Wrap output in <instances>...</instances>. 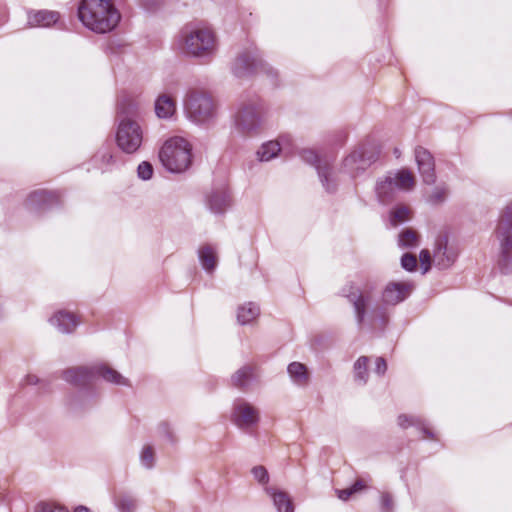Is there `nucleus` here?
Listing matches in <instances>:
<instances>
[{"instance_id": "f257e3e1", "label": "nucleus", "mask_w": 512, "mask_h": 512, "mask_svg": "<svg viewBox=\"0 0 512 512\" xmlns=\"http://www.w3.org/2000/svg\"><path fill=\"white\" fill-rule=\"evenodd\" d=\"M177 44L184 54L207 61L215 56L218 47L214 31L196 24H188L181 29Z\"/></svg>"}, {"instance_id": "f03ea898", "label": "nucleus", "mask_w": 512, "mask_h": 512, "mask_svg": "<svg viewBox=\"0 0 512 512\" xmlns=\"http://www.w3.org/2000/svg\"><path fill=\"white\" fill-rule=\"evenodd\" d=\"M78 17L89 30L105 34L116 28L121 15L111 0H82Z\"/></svg>"}, {"instance_id": "7ed1b4c3", "label": "nucleus", "mask_w": 512, "mask_h": 512, "mask_svg": "<svg viewBox=\"0 0 512 512\" xmlns=\"http://www.w3.org/2000/svg\"><path fill=\"white\" fill-rule=\"evenodd\" d=\"M138 104L129 97H123L117 106L119 125L116 132V143L120 150L127 154L135 153L143 141L140 125L133 119L138 114Z\"/></svg>"}, {"instance_id": "20e7f679", "label": "nucleus", "mask_w": 512, "mask_h": 512, "mask_svg": "<svg viewBox=\"0 0 512 512\" xmlns=\"http://www.w3.org/2000/svg\"><path fill=\"white\" fill-rule=\"evenodd\" d=\"M347 298L354 308L358 325L368 321L371 325L379 321L381 325L388 322V315L383 306L376 303V288L366 283L362 287L353 288Z\"/></svg>"}, {"instance_id": "39448f33", "label": "nucleus", "mask_w": 512, "mask_h": 512, "mask_svg": "<svg viewBox=\"0 0 512 512\" xmlns=\"http://www.w3.org/2000/svg\"><path fill=\"white\" fill-rule=\"evenodd\" d=\"M267 118V108L257 95L243 96L234 115V127L243 135H256L263 128Z\"/></svg>"}, {"instance_id": "423d86ee", "label": "nucleus", "mask_w": 512, "mask_h": 512, "mask_svg": "<svg viewBox=\"0 0 512 512\" xmlns=\"http://www.w3.org/2000/svg\"><path fill=\"white\" fill-rule=\"evenodd\" d=\"M96 377H101L106 382L128 386L129 381L118 371L107 365H95L91 367L79 366L66 369L62 372V378L77 387L92 383Z\"/></svg>"}, {"instance_id": "0eeeda50", "label": "nucleus", "mask_w": 512, "mask_h": 512, "mask_svg": "<svg viewBox=\"0 0 512 512\" xmlns=\"http://www.w3.org/2000/svg\"><path fill=\"white\" fill-rule=\"evenodd\" d=\"M190 143L182 137L168 139L159 151V159L162 165L172 173H182L191 165Z\"/></svg>"}, {"instance_id": "6e6552de", "label": "nucleus", "mask_w": 512, "mask_h": 512, "mask_svg": "<svg viewBox=\"0 0 512 512\" xmlns=\"http://www.w3.org/2000/svg\"><path fill=\"white\" fill-rule=\"evenodd\" d=\"M495 236L499 242V268L503 273H512V203L501 211Z\"/></svg>"}, {"instance_id": "1a4fd4ad", "label": "nucleus", "mask_w": 512, "mask_h": 512, "mask_svg": "<svg viewBox=\"0 0 512 512\" xmlns=\"http://www.w3.org/2000/svg\"><path fill=\"white\" fill-rule=\"evenodd\" d=\"M183 106L187 118L196 124L208 123L216 116V104L211 95L205 91H188Z\"/></svg>"}, {"instance_id": "9d476101", "label": "nucleus", "mask_w": 512, "mask_h": 512, "mask_svg": "<svg viewBox=\"0 0 512 512\" xmlns=\"http://www.w3.org/2000/svg\"><path fill=\"white\" fill-rule=\"evenodd\" d=\"M232 72L238 78L250 76L257 72H264L272 80H276L278 72L265 63L257 48H249L240 52L232 64Z\"/></svg>"}, {"instance_id": "9b49d317", "label": "nucleus", "mask_w": 512, "mask_h": 512, "mask_svg": "<svg viewBox=\"0 0 512 512\" xmlns=\"http://www.w3.org/2000/svg\"><path fill=\"white\" fill-rule=\"evenodd\" d=\"M300 157L308 164L314 166L323 187L328 192H334L337 187L336 176L333 168L334 158L320 155L313 149H303Z\"/></svg>"}, {"instance_id": "f8f14e48", "label": "nucleus", "mask_w": 512, "mask_h": 512, "mask_svg": "<svg viewBox=\"0 0 512 512\" xmlns=\"http://www.w3.org/2000/svg\"><path fill=\"white\" fill-rule=\"evenodd\" d=\"M378 150L370 144L360 145L343 160V169L352 177L364 171L378 157Z\"/></svg>"}, {"instance_id": "ddd939ff", "label": "nucleus", "mask_w": 512, "mask_h": 512, "mask_svg": "<svg viewBox=\"0 0 512 512\" xmlns=\"http://www.w3.org/2000/svg\"><path fill=\"white\" fill-rule=\"evenodd\" d=\"M259 410L246 400L239 398L233 403L231 420L241 430L248 431L259 422Z\"/></svg>"}, {"instance_id": "4468645a", "label": "nucleus", "mask_w": 512, "mask_h": 512, "mask_svg": "<svg viewBox=\"0 0 512 512\" xmlns=\"http://www.w3.org/2000/svg\"><path fill=\"white\" fill-rule=\"evenodd\" d=\"M414 286L408 282H390L382 292V305L395 306L403 302L413 291Z\"/></svg>"}, {"instance_id": "2eb2a0df", "label": "nucleus", "mask_w": 512, "mask_h": 512, "mask_svg": "<svg viewBox=\"0 0 512 512\" xmlns=\"http://www.w3.org/2000/svg\"><path fill=\"white\" fill-rule=\"evenodd\" d=\"M414 154L423 182L428 185L434 184L436 181V174L435 162L432 154L421 146L415 148Z\"/></svg>"}, {"instance_id": "dca6fc26", "label": "nucleus", "mask_w": 512, "mask_h": 512, "mask_svg": "<svg viewBox=\"0 0 512 512\" xmlns=\"http://www.w3.org/2000/svg\"><path fill=\"white\" fill-rule=\"evenodd\" d=\"M292 144L290 135H281L276 141H268L259 148L257 157L262 162L270 161L275 158L279 152L285 150Z\"/></svg>"}, {"instance_id": "f3484780", "label": "nucleus", "mask_w": 512, "mask_h": 512, "mask_svg": "<svg viewBox=\"0 0 512 512\" xmlns=\"http://www.w3.org/2000/svg\"><path fill=\"white\" fill-rule=\"evenodd\" d=\"M154 109L160 119H171L177 111V99L172 92H162L155 99Z\"/></svg>"}, {"instance_id": "a211bd4d", "label": "nucleus", "mask_w": 512, "mask_h": 512, "mask_svg": "<svg viewBox=\"0 0 512 512\" xmlns=\"http://www.w3.org/2000/svg\"><path fill=\"white\" fill-rule=\"evenodd\" d=\"M456 254L448 251V240L447 237H439L436 241L433 261L441 270L449 268L455 261Z\"/></svg>"}, {"instance_id": "6ab92c4d", "label": "nucleus", "mask_w": 512, "mask_h": 512, "mask_svg": "<svg viewBox=\"0 0 512 512\" xmlns=\"http://www.w3.org/2000/svg\"><path fill=\"white\" fill-rule=\"evenodd\" d=\"M59 202V195L56 192L37 190L32 192L26 203L30 208L45 209Z\"/></svg>"}, {"instance_id": "aec40b11", "label": "nucleus", "mask_w": 512, "mask_h": 512, "mask_svg": "<svg viewBox=\"0 0 512 512\" xmlns=\"http://www.w3.org/2000/svg\"><path fill=\"white\" fill-rule=\"evenodd\" d=\"M375 189L379 202L384 205L389 204L394 200L397 191L395 179L387 176L377 183Z\"/></svg>"}, {"instance_id": "412c9836", "label": "nucleus", "mask_w": 512, "mask_h": 512, "mask_svg": "<svg viewBox=\"0 0 512 512\" xmlns=\"http://www.w3.org/2000/svg\"><path fill=\"white\" fill-rule=\"evenodd\" d=\"M207 203L211 212L215 214L224 213L230 205V197L227 190L225 188L214 190L208 196Z\"/></svg>"}, {"instance_id": "4be33fe9", "label": "nucleus", "mask_w": 512, "mask_h": 512, "mask_svg": "<svg viewBox=\"0 0 512 512\" xmlns=\"http://www.w3.org/2000/svg\"><path fill=\"white\" fill-rule=\"evenodd\" d=\"M50 322L55 326L61 333H71L75 330L79 324L76 317L66 311H58L51 317Z\"/></svg>"}, {"instance_id": "5701e85b", "label": "nucleus", "mask_w": 512, "mask_h": 512, "mask_svg": "<svg viewBox=\"0 0 512 512\" xmlns=\"http://www.w3.org/2000/svg\"><path fill=\"white\" fill-rule=\"evenodd\" d=\"M59 20V13L49 10H40L28 14V24L36 27H48Z\"/></svg>"}, {"instance_id": "b1692460", "label": "nucleus", "mask_w": 512, "mask_h": 512, "mask_svg": "<svg viewBox=\"0 0 512 512\" xmlns=\"http://www.w3.org/2000/svg\"><path fill=\"white\" fill-rule=\"evenodd\" d=\"M92 163L95 168L102 172L110 170L116 163L109 146H102L92 157Z\"/></svg>"}, {"instance_id": "393cba45", "label": "nucleus", "mask_w": 512, "mask_h": 512, "mask_svg": "<svg viewBox=\"0 0 512 512\" xmlns=\"http://www.w3.org/2000/svg\"><path fill=\"white\" fill-rule=\"evenodd\" d=\"M198 257L206 272L211 273L215 270L218 259L216 249L213 246L207 244L200 247L198 250Z\"/></svg>"}, {"instance_id": "a878e982", "label": "nucleus", "mask_w": 512, "mask_h": 512, "mask_svg": "<svg viewBox=\"0 0 512 512\" xmlns=\"http://www.w3.org/2000/svg\"><path fill=\"white\" fill-rule=\"evenodd\" d=\"M265 491L272 497L273 504L278 512H294V507L289 495L275 488L267 487Z\"/></svg>"}, {"instance_id": "bb28decb", "label": "nucleus", "mask_w": 512, "mask_h": 512, "mask_svg": "<svg viewBox=\"0 0 512 512\" xmlns=\"http://www.w3.org/2000/svg\"><path fill=\"white\" fill-rule=\"evenodd\" d=\"M287 372L294 384L306 386L309 381L307 367L300 362H292L287 367Z\"/></svg>"}, {"instance_id": "cd10ccee", "label": "nucleus", "mask_w": 512, "mask_h": 512, "mask_svg": "<svg viewBox=\"0 0 512 512\" xmlns=\"http://www.w3.org/2000/svg\"><path fill=\"white\" fill-rule=\"evenodd\" d=\"M260 314L258 305L253 302L246 303L238 308L237 320L239 324L246 325L253 322Z\"/></svg>"}, {"instance_id": "c85d7f7f", "label": "nucleus", "mask_w": 512, "mask_h": 512, "mask_svg": "<svg viewBox=\"0 0 512 512\" xmlns=\"http://www.w3.org/2000/svg\"><path fill=\"white\" fill-rule=\"evenodd\" d=\"M253 379V368L251 366H243L238 369L231 377L232 384L238 388H245Z\"/></svg>"}, {"instance_id": "c756f323", "label": "nucleus", "mask_w": 512, "mask_h": 512, "mask_svg": "<svg viewBox=\"0 0 512 512\" xmlns=\"http://www.w3.org/2000/svg\"><path fill=\"white\" fill-rule=\"evenodd\" d=\"M411 210L408 206L398 205L390 211L389 221L394 227L405 223L410 219Z\"/></svg>"}, {"instance_id": "7c9ffc66", "label": "nucleus", "mask_w": 512, "mask_h": 512, "mask_svg": "<svg viewBox=\"0 0 512 512\" xmlns=\"http://www.w3.org/2000/svg\"><path fill=\"white\" fill-rule=\"evenodd\" d=\"M398 425L402 428H407L409 426H420L422 432L424 433L425 438H434V434L423 424L420 418L418 417H409L407 415H400L398 417Z\"/></svg>"}, {"instance_id": "2f4dec72", "label": "nucleus", "mask_w": 512, "mask_h": 512, "mask_svg": "<svg viewBox=\"0 0 512 512\" xmlns=\"http://www.w3.org/2000/svg\"><path fill=\"white\" fill-rule=\"evenodd\" d=\"M369 358L367 356H361L354 363L355 380L361 384H365L368 379V366Z\"/></svg>"}, {"instance_id": "473e14b6", "label": "nucleus", "mask_w": 512, "mask_h": 512, "mask_svg": "<svg viewBox=\"0 0 512 512\" xmlns=\"http://www.w3.org/2000/svg\"><path fill=\"white\" fill-rule=\"evenodd\" d=\"M115 505L120 512H134L137 502L136 499L129 494H120L115 499Z\"/></svg>"}, {"instance_id": "72a5a7b5", "label": "nucleus", "mask_w": 512, "mask_h": 512, "mask_svg": "<svg viewBox=\"0 0 512 512\" xmlns=\"http://www.w3.org/2000/svg\"><path fill=\"white\" fill-rule=\"evenodd\" d=\"M393 178L395 179L397 189L409 190L415 183L412 173L405 169L397 172Z\"/></svg>"}, {"instance_id": "f704fd0d", "label": "nucleus", "mask_w": 512, "mask_h": 512, "mask_svg": "<svg viewBox=\"0 0 512 512\" xmlns=\"http://www.w3.org/2000/svg\"><path fill=\"white\" fill-rule=\"evenodd\" d=\"M399 245L403 248H414L418 246V234L412 229H405L399 234Z\"/></svg>"}, {"instance_id": "c9c22d12", "label": "nucleus", "mask_w": 512, "mask_h": 512, "mask_svg": "<svg viewBox=\"0 0 512 512\" xmlns=\"http://www.w3.org/2000/svg\"><path fill=\"white\" fill-rule=\"evenodd\" d=\"M447 195L448 188L446 186H437L428 196L427 201L432 205H438L445 201Z\"/></svg>"}, {"instance_id": "e433bc0d", "label": "nucleus", "mask_w": 512, "mask_h": 512, "mask_svg": "<svg viewBox=\"0 0 512 512\" xmlns=\"http://www.w3.org/2000/svg\"><path fill=\"white\" fill-rule=\"evenodd\" d=\"M140 461L147 469H151L154 466V450L152 446L146 445L143 447L140 454Z\"/></svg>"}, {"instance_id": "4c0bfd02", "label": "nucleus", "mask_w": 512, "mask_h": 512, "mask_svg": "<svg viewBox=\"0 0 512 512\" xmlns=\"http://www.w3.org/2000/svg\"><path fill=\"white\" fill-rule=\"evenodd\" d=\"M153 166L148 161L141 162L137 167V176L143 181L150 180L153 176Z\"/></svg>"}, {"instance_id": "58836bf2", "label": "nucleus", "mask_w": 512, "mask_h": 512, "mask_svg": "<svg viewBox=\"0 0 512 512\" xmlns=\"http://www.w3.org/2000/svg\"><path fill=\"white\" fill-rule=\"evenodd\" d=\"M35 512H69L65 507L49 503V502H42L39 503L36 508Z\"/></svg>"}, {"instance_id": "ea45409f", "label": "nucleus", "mask_w": 512, "mask_h": 512, "mask_svg": "<svg viewBox=\"0 0 512 512\" xmlns=\"http://www.w3.org/2000/svg\"><path fill=\"white\" fill-rule=\"evenodd\" d=\"M252 475L260 484H267L269 481V474L264 466H255L252 469Z\"/></svg>"}, {"instance_id": "a19ab883", "label": "nucleus", "mask_w": 512, "mask_h": 512, "mask_svg": "<svg viewBox=\"0 0 512 512\" xmlns=\"http://www.w3.org/2000/svg\"><path fill=\"white\" fill-rule=\"evenodd\" d=\"M401 266L407 271H414L417 267L415 255L406 253L401 258Z\"/></svg>"}, {"instance_id": "79ce46f5", "label": "nucleus", "mask_w": 512, "mask_h": 512, "mask_svg": "<svg viewBox=\"0 0 512 512\" xmlns=\"http://www.w3.org/2000/svg\"><path fill=\"white\" fill-rule=\"evenodd\" d=\"M380 510H381V512H393L394 501H393L391 494H389V493L381 494Z\"/></svg>"}, {"instance_id": "37998d69", "label": "nucleus", "mask_w": 512, "mask_h": 512, "mask_svg": "<svg viewBox=\"0 0 512 512\" xmlns=\"http://www.w3.org/2000/svg\"><path fill=\"white\" fill-rule=\"evenodd\" d=\"M419 260L422 267V273L425 274L431 267V254L428 250L424 249L420 252Z\"/></svg>"}, {"instance_id": "c03bdc74", "label": "nucleus", "mask_w": 512, "mask_h": 512, "mask_svg": "<svg viewBox=\"0 0 512 512\" xmlns=\"http://www.w3.org/2000/svg\"><path fill=\"white\" fill-rule=\"evenodd\" d=\"M158 432L160 435L164 436L168 441L174 442L173 432L168 423H161L158 426Z\"/></svg>"}, {"instance_id": "a18cd8bd", "label": "nucleus", "mask_w": 512, "mask_h": 512, "mask_svg": "<svg viewBox=\"0 0 512 512\" xmlns=\"http://www.w3.org/2000/svg\"><path fill=\"white\" fill-rule=\"evenodd\" d=\"M387 370V363L384 358L378 357L376 359L375 372L379 375H383Z\"/></svg>"}, {"instance_id": "49530a36", "label": "nucleus", "mask_w": 512, "mask_h": 512, "mask_svg": "<svg viewBox=\"0 0 512 512\" xmlns=\"http://www.w3.org/2000/svg\"><path fill=\"white\" fill-rule=\"evenodd\" d=\"M337 497L342 501H347L354 493L351 488L336 490Z\"/></svg>"}, {"instance_id": "de8ad7c7", "label": "nucleus", "mask_w": 512, "mask_h": 512, "mask_svg": "<svg viewBox=\"0 0 512 512\" xmlns=\"http://www.w3.org/2000/svg\"><path fill=\"white\" fill-rule=\"evenodd\" d=\"M366 487V484L363 479H357L355 483L350 487L353 493H357L363 490Z\"/></svg>"}, {"instance_id": "09e8293b", "label": "nucleus", "mask_w": 512, "mask_h": 512, "mask_svg": "<svg viewBox=\"0 0 512 512\" xmlns=\"http://www.w3.org/2000/svg\"><path fill=\"white\" fill-rule=\"evenodd\" d=\"M159 2L160 0H141L142 5L147 10H152L154 7L158 5Z\"/></svg>"}, {"instance_id": "8fccbe9b", "label": "nucleus", "mask_w": 512, "mask_h": 512, "mask_svg": "<svg viewBox=\"0 0 512 512\" xmlns=\"http://www.w3.org/2000/svg\"><path fill=\"white\" fill-rule=\"evenodd\" d=\"M25 383L28 385H37L40 383V379L36 375H27L25 377Z\"/></svg>"}, {"instance_id": "3c124183", "label": "nucleus", "mask_w": 512, "mask_h": 512, "mask_svg": "<svg viewBox=\"0 0 512 512\" xmlns=\"http://www.w3.org/2000/svg\"><path fill=\"white\" fill-rule=\"evenodd\" d=\"M74 512H93V511L84 505H79L75 508Z\"/></svg>"}]
</instances>
